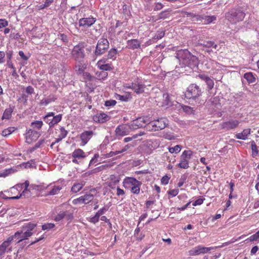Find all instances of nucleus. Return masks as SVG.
Masks as SVG:
<instances>
[{
  "label": "nucleus",
  "mask_w": 259,
  "mask_h": 259,
  "mask_svg": "<svg viewBox=\"0 0 259 259\" xmlns=\"http://www.w3.org/2000/svg\"><path fill=\"white\" fill-rule=\"evenodd\" d=\"M182 148V146L181 145H177L174 147H169L168 148V151L170 153L177 154L181 151Z\"/></svg>",
  "instance_id": "nucleus-41"
},
{
  "label": "nucleus",
  "mask_w": 259,
  "mask_h": 259,
  "mask_svg": "<svg viewBox=\"0 0 259 259\" xmlns=\"http://www.w3.org/2000/svg\"><path fill=\"white\" fill-rule=\"evenodd\" d=\"M116 101L114 100H107L105 103V106L107 107H111L115 105Z\"/></svg>",
  "instance_id": "nucleus-58"
},
{
  "label": "nucleus",
  "mask_w": 259,
  "mask_h": 259,
  "mask_svg": "<svg viewBox=\"0 0 259 259\" xmlns=\"http://www.w3.org/2000/svg\"><path fill=\"white\" fill-rule=\"evenodd\" d=\"M97 78L99 80H104L108 76V73L105 71L97 72L96 73Z\"/></svg>",
  "instance_id": "nucleus-43"
},
{
  "label": "nucleus",
  "mask_w": 259,
  "mask_h": 259,
  "mask_svg": "<svg viewBox=\"0 0 259 259\" xmlns=\"http://www.w3.org/2000/svg\"><path fill=\"white\" fill-rule=\"evenodd\" d=\"M169 179L170 178L168 177L167 176H163L161 179V184L164 185H167L169 182Z\"/></svg>",
  "instance_id": "nucleus-60"
},
{
  "label": "nucleus",
  "mask_w": 259,
  "mask_h": 259,
  "mask_svg": "<svg viewBox=\"0 0 259 259\" xmlns=\"http://www.w3.org/2000/svg\"><path fill=\"white\" fill-rule=\"evenodd\" d=\"M97 67L103 71H110L112 70V67L109 64H101L100 63H97Z\"/></svg>",
  "instance_id": "nucleus-33"
},
{
  "label": "nucleus",
  "mask_w": 259,
  "mask_h": 259,
  "mask_svg": "<svg viewBox=\"0 0 259 259\" xmlns=\"http://www.w3.org/2000/svg\"><path fill=\"white\" fill-rule=\"evenodd\" d=\"M84 79L91 81L93 80V77L90 74V73L84 71L83 73L81 74Z\"/></svg>",
  "instance_id": "nucleus-54"
},
{
  "label": "nucleus",
  "mask_w": 259,
  "mask_h": 259,
  "mask_svg": "<svg viewBox=\"0 0 259 259\" xmlns=\"http://www.w3.org/2000/svg\"><path fill=\"white\" fill-rule=\"evenodd\" d=\"M94 135L92 131H85L80 135V139L83 145H85Z\"/></svg>",
  "instance_id": "nucleus-21"
},
{
  "label": "nucleus",
  "mask_w": 259,
  "mask_h": 259,
  "mask_svg": "<svg viewBox=\"0 0 259 259\" xmlns=\"http://www.w3.org/2000/svg\"><path fill=\"white\" fill-rule=\"evenodd\" d=\"M57 98L53 95H49L47 98L43 99L40 102V105H47L50 103L55 101Z\"/></svg>",
  "instance_id": "nucleus-27"
},
{
  "label": "nucleus",
  "mask_w": 259,
  "mask_h": 259,
  "mask_svg": "<svg viewBox=\"0 0 259 259\" xmlns=\"http://www.w3.org/2000/svg\"><path fill=\"white\" fill-rule=\"evenodd\" d=\"M29 185V183L27 181H25L24 183H23L22 184L17 185L16 186V187L18 189L24 188V189L23 191L22 192V193L20 194V196L12 197L11 198L13 199H19L21 196H22L23 195L24 196L29 197L30 196L29 189H28Z\"/></svg>",
  "instance_id": "nucleus-17"
},
{
  "label": "nucleus",
  "mask_w": 259,
  "mask_h": 259,
  "mask_svg": "<svg viewBox=\"0 0 259 259\" xmlns=\"http://www.w3.org/2000/svg\"><path fill=\"white\" fill-rule=\"evenodd\" d=\"M160 143L159 140H149L146 142V146L150 151H152L157 148L160 146Z\"/></svg>",
  "instance_id": "nucleus-23"
},
{
  "label": "nucleus",
  "mask_w": 259,
  "mask_h": 259,
  "mask_svg": "<svg viewBox=\"0 0 259 259\" xmlns=\"http://www.w3.org/2000/svg\"><path fill=\"white\" fill-rule=\"evenodd\" d=\"M202 22L205 24H210L216 20L217 18L215 16H203L201 17Z\"/></svg>",
  "instance_id": "nucleus-30"
},
{
  "label": "nucleus",
  "mask_w": 259,
  "mask_h": 259,
  "mask_svg": "<svg viewBox=\"0 0 259 259\" xmlns=\"http://www.w3.org/2000/svg\"><path fill=\"white\" fill-rule=\"evenodd\" d=\"M43 124V122L42 121L36 120L31 123L30 126L32 127V130L35 131V130H40L42 127Z\"/></svg>",
  "instance_id": "nucleus-32"
},
{
  "label": "nucleus",
  "mask_w": 259,
  "mask_h": 259,
  "mask_svg": "<svg viewBox=\"0 0 259 259\" xmlns=\"http://www.w3.org/2000/svg\"><path fill=\"white\" fill-rule=\"evenodd\" d=\"M202 92L201 89L196 84H190L187 88L186 92V97L189 99H195L199 97Z\"/></svg>",
  "instance_id": "nucleus-8"
},
{
  "label": "nucleus",
  "mask_w": 259,
  "mask_h": 259,
  "mask_svg": "<svg viewBox=\"0 0 259 259\" xmlns=\"http://www.w3.org/2000/svg\"><path fill=\"white\" fill-rule=\"evenodd\" d=\"M149 117H140L133 120L130 125L132 129H137L144 126L145 124L147 125L149 123Z\"/></svg>",
  "instance_id": "nucleus-11"
},
{
  "label": "nucleus",
  "mask_w": 259,
  "mask_h": 259,
  "mask_svg": "<svg viewBox=\"0 0 259 259\" xmlns=\"http://www.w3.org/2000/svg\"><path fill=\"white\" fill-rule=\"evenodd\" d=\"M36 226L35 224L31 222L25 224L21 228L23 234V238L27 239L30 237L33 234L32 231L34 229Z\"/></svg>",
  "instance_id": "nucleus-12"
},
{
  "label": "nucleus",
  "mask_w": 259,
  "mask_h": 259,
  "mask_svg": "<svg viewBox=\"0 0 259 259\" xmlns=\"http://www.w3.org/2000/svg\"><path fill=\"white\" fill-rule=\"evenodd\" d=\"M8 25V22L6 19H0V28L5 27Z\"/></svg>",
  "instance_id": "nucleus-62"
},
{
  "label": "nucleus",
  "mask_w": 259,
  "mask_h": 259,
  "mask_svg": "<svg viewBox=\"0 0 259 259\" xmlns=\"http://www.w3.org/2000/svg\"><path fill=\"white\" fill-rule=\"evenodd\" d=\"M182 108L184 112L188 113H190L193 111V108L188 106L184 105L182 107Z\"/></svg>",
  "instance_id": "nucleus-63"
},
{
  "label": "nucleus",
  "mask_w": 259,
  "mask_h": 259,
  "mask_svg": "<svg viewBox=\"0 0 259 259\" xmlns=\"http://www.w3.org/2000/svg\"><path fill=\"white\" fill-rule=\"evenodd\" d=\"M15 233H18L19 234V235L17 237H16V241L17 242V243H19L21 241L24 240H26V239H23V232L22 230L20 231H17Z\"/></svg>",
  "instance_id": "nucleus-50"
},
{
  "label": "nucleus",
  "mask_w": 259,
  "mask_h": 259,
  "mask_svg": "<svg viewBox=\"0 0 259 259\" xmlns=\"http://www.w3.org/2000/svg\"><path fill=\"white\" fill-rule=\"evenodd\" d=\"M123 187L129 190L132 193L138 195L140 194L142 182L133 177H125L123 180Z\"/></svg>",
  "instance_id": "nucleus-2"
},
{
  "label": "nucleus",
  "mask_w": 259,
  "mask_h": 259,
  "mask_svg": "<svg viewBox=\"0 0 259 259\" xmlns=\"http://www.w3.org/2000/svg\"><path fill=\"white\" fill-rule=\"evenodd\" d=\"M130 145L127 144V145H125L121 150L110 152V153H109L108 157H111L113 156H115L117 154H120L122 152H124L126 151V150H127L130 148Z\"/></svg>",
  "instance_id": "nucleus-37"
},
{
  "label": "nucleus",
  "mask_w": 259,
  "mask_h": 259,
  "mask_svg": "<svg viewBox=\"0 0 259 259\" xmlns=\"http://www.w3.org/2000/svg\"><path fill=\"white\" fill-rule=\"evenodd\" d=\"M198 45L200 46H202L203 48H208V49H206L205 51L208 52L210 53L212 52L211 50H209V49L210 48H212L215 50H218V46L216 44H214V42L212 41H203V42H199L198 43Z\"/></svg>",
  "instance_id": "nucleus-20"
},
{
  "label": "nucleus",
  "mask_w": 259,
  "mask_h": 259,
  "mask_svg": "<svg viewBox=\"0 0 259 259\" xmlns=\"http://www.w3.org/2000/svg\"><path fill=\"white\" fill-rule=\"evenodd\" d=\"M55 227V225L53 223H47L42 226V229L43 230H48L53 229Z\"/></svg>",
  "instance_id": "nucleus-53"
},
{
  "label": "nucleus",
  "mask_w": 259,
  "mask_h": 259,
  "mask_svg": "<svg viewBox=\"0 0 259 259\" xmlns=\"http://www.w3.org/2000/svg\"><path fill=\"white\" fill-rule=\"evenodd\" d=\"M72 157L75 158H83L85 157V153L82 150L77 149L75 150L72 153Z\"/></svg>",
  "instance_id": "nucleus-29"
},
{
  "label": "nucleus",
  "mask_w": 259,
  "mask_h": 259,
  "mask_svg": "<svg viewBox=\"0 0 259 259\" xmlns=\"http://www.w3.org/2000/svg\"><path fill=\"white\" fill-rule=\"evenodd\" d=\"M85 182L84 181H81L80 183H74L72 188H71V192L74 193H76L78 192L80 190H81L82 187L84 186Z\"/></svg>",
  "instance_id": "nucleus-26"
},
{
  "label": "nucleus",
  "mask_w": 259,
  "mask_h": 259,
  "mask_svg": "<svg viewBox=\"0 0 259 259\" xmlns=\"http://www.w3.org/2000/svg\"><path fill=\"white\" fill-rule=\"evenodd\" d=\"M15 172V170L13 168L5 169L3 172H0V177H6L9 175Z\"/></svg>",
  "instance_id": "nucleus-45"
},
{
  "label": "nucleus",
  "mask_w": 259,
  "mask_h": 259,
  "mask_svg": "<svg viewBox=\"0 0 259 259\" xmlns=\"http://www.w3.org/2000/svg\"><path fill=\"white\" fill-rule=\"evenodd\" d=\"M13 111V109L11 107L7 108L4 111V112L3 113V116H2V119H9L11 117L12 113Z\"/></svg>",
  "instance_id": "nucleus-34"
},
{
  "label": "nucleus",
  "mask_w": 259,
  "mask_h": 259,
  "mask_svg": "<svg viewBox=\"0 0 259 259\" xmlns=\"http://www.w3.org/2000/svg\"><path fill=\"white\" fill-rule=\"evenodd\" d=\"M127 88L132 89L136 94H140L144 92L146 86L141 82L136 81L132 82V84Z\"/></svg>",
  "instance_id": "nucleus-15"
},
{
  "label": "nucleus",
  "mask_w": 259,
  "mask_h": 259,
  "mask_svg": "<svg viewBox=\"0 0 259 259\" xmlns=\"http://www.w3.org/2000/svg\"><path fill=\"white\" fill-rule=\"evenodd\" d=\"M41 135V133L35 131L32 129H29L26 133V142L30 144L33 141H36Z\"/></svg>",
  "instance_id": "nucleus-13"
},
{
  "label": "nucleus",
  "mask_w": 259,
  "mask_h": 259,
  "mask_svg": "<svg viewBox=\"0 0 259 259\" xmlns=\"http://www.w3.org/2000/svg\"><path fill=\"white\" fill-rule=\"evenodd\" d=\"M205 83L207 84L208 90H210L213 88L214 81L213 79L210 78L209 77L207 79H206Z\"/></svg>",
  "instance_id": "nucleus-47"
},
{
  "label": "nucleus",
  "mask_w": 259,
  "mask_h": 259,
  "mask_svg": "<svg viewBox=\"0 0 259 259\" xmlns=\"http://www.w3.org/2000/svg\"><path fill=\"white\" fill-rule=\"evenodd\" d=\"M32 161H27V162H23L20 164L21 168H27L32 166Z\"/></svg>",
  "instance_id": "nucleus-56"
},
{
  "label": "nucleus",
  "mask_w": 259,
  "mask_h": 259,
  "mask_svg": "<svg viewBox=\"0 0 259 259\" xmlns=\"http://www.w3.org/2000/svg\"><path fill=\"white\" fill-rule=\"evenodd\" d=\"M62 207L65 209L60 210L54 218V220L59 222L66 219L68 221H71L73 218V212L71 210V206L68 204H63Z\"/></svg>",
  "instance_id": "nucleus-5"
},
{
  "label": "nucleus",
  "mask_w": 259,
  "mask_h": 259,
  "mask_svg": "<svg viewBox=\"0 0 259 259\" xmlns=\"http://www.w3.org/2000/svg\"><path fill=\"white\" fill-rule=\"evenodd\" d=\"M163 101L162 102L163 106L169 107L172 105L171 101L170 99L169 95L167 93H164L163 95Z\"/></svg>",
  "instance_id": "nucleus-31"
},
{
  "label": "nucleus",
  "mask_w": 259,
  "mask_h": 259,
  "mask_svg": "<svg viewBox=\"0 0 259 259\" xmlns=\"http://www.w3.org/2000/svg\"><path fill=\"white\" fill-rule=\"evenodd\" d=\"M132 129L131 125H120L115 130L116 134L117 136H124L128 135L131 132Z\"/></svg>",
  "instance_id": "nucleus-16"
},
{
  "label": "nucleus",
  "mask_w": 259,
  "mask_h": 259,
  "mask_svg": "<svg viewBox=\"0 0 259 259\" xmlns=\"http://www.w3.org/2000/svg\"><path fill=\"white\" fill-rule=\"evenodd\" d=\"M15 130L16 128L14 127H9L6 129L2 131V135L4 137H7L13 133Z\"/></svg>",
  "instance_id": "nucleus-42"
},
{
  "label": "nucleus",
  "mask_w": 259,
  "mask_h": 259,
  "mask_svg": "<svg viewBox=\"0 0 259 259\" xmlns=\"http://www.w3.org/2000/svg\"><path fill=\"white\" fill-rule=\"evenodd\" d=\"M50 187V191L48 192L47 195H55L56 194H58L59 191L62 189V186L61 185L56 186L54 185L51 186V185H48L46 187V189H48Z\"/></svg>",
  "instance_id": "nucleus-24"
},
{
  "label": "nucleus",
  "mask_w": 259,
  "mask_h": 259,
  "mask_svg": "<svg viewBox=\"0 0 259 259\" xmlns=\"http://www.w3.org/2000/svg\"><path fill=\"white\" fill-rule=\"evenodd\" d=\"M170 17V13L168 10L161 12L158 15V19H165Z\"/></svg>",
  "instance_id": "nucleus-44"
},
{
  "label": "nucleus",
  "mask_w": 259,
  "mask_h": 259,
  "mask_svg": "<svg viewBox=\"0 0 259 259\" xmlns=\"http://www.w3.org/2000/svg\"><path fill=\"white\" fill-rule=\"evenodd\" d=\"M86 66L84 64H82L80 62L74 66V69L77 75H81L83 73Z\"/></svg>",
  "instance_id": "nucleus-28"
},
{
  "label": "nucleus",
  "mask_w": 259,
  "mask_h": 259,
  "mask_svg": "<svg viewBox=\"0 0 259 259\" xmlns=\"http://www.w3.org/2000/svg\"><path fill=\"white\" fill-rule=\"evenodd\" d=\"M185 15L187 17H189L192 18V20L193 21L198 20L200 18V16L196 15H195L193 13H189V12H186L185 13Z\"/></svg>",
  "instance_id": "nucleus-49"
},
{
  "label": "nucleus",
  "mask_w": 259,
  "mask_h": 259,
  "mask_svg": "<svg viewBox=\"0 0 259 259\" xmlns=\"http://www.w3.org/2000/svg\"><path fill=\"white\" fill-rule=\"evenodd\" d=\"M189 255L191 256L199 255L196 246L189 251Z\"/></svg>",
  "instance_id": "nucleus-59"
},
{
  "label": "nucleus",
  "mask_w": 259,
  "mask_h": 259,
  "mask_svg": "<svg viewBox=\"0 0 259 259\" xmlns=\"http://www.w3.org/2000/svg\"><path fill=\"white\" fill-rule=\"evenodd\" d=\"M73 58L78 62H81L84 57V51L83 46L78 44L74 47L72 52Z\"/></svg>",
  "instance_id": "nucleus-10"
},
{
  "label": "nucleus",
  "mask_w": 259,
  "mask_h": 259,
  "mask_svg": "<svg viewBox=\"0 0 259 259\" xmlns=\"http://www.w3.org/2000/svg\"><path fill=\"white\" fill-rule=\"evenodd\" d=\"M110 117L104 113L97 114L93 117V120L96 122L104 123L109 120Z\"/></svg>",
  "instance_id": "nucleus-19"
},
{
  "label": "nucleus",
  "mask_w": 259,
  "mask_h": 259,
  "mask_svg": "<svg viewBox=\"0 0 259 259\" xmlns=\"http://www.w3.org/2000/svg\"><path fill=\"white\" fill-rule=\"evenodd\" d=\"M7 243H3L0 245V255L4 254L6 251V248L8 247L7 246Z\"/></svg>",
  "instance_id": "nucleus-57"
},
{
  "label": "nucleus",
  "mask_w": 259,
  "mask_h": 259,
  "mask_svg": "<svg viewBox=\"0 0 259 259\" xmlns=\"http://www.w3.org/2000/svg\"><path fill=\"white\" fill-rule=\"evenodd\" d=\"M19 235L18 233H15L14 235H12L10 237H9L7 240L5 241H4L3 243H7V246H9L10 244V243L12 242V241L15 240L16 241V237H17Z\"/></svg>",
  "instance_id": "nucleus-46"
},
{
  "label": "nucleus",
  "mask_w": 259,
  "mask_h": 259,
  "mask_svg": "<svg viewBox=\"0 0 259 259\" xmlns=\"http://www.w3.org/2000/svg\"><path fill=\"white\" fill-rule=\"evenodd\" d=\"M109 48V43L107 39L101 38L97 42L96 49L94 52L95 55L99 56L107 52Z\"/></svg>",
  "instance_id": "nucleus-7"
},
{
  "label": "nucleus",
  "mask_w": 259,
  "mask_h": 259,
  "mask_svg": "<svg viewBox=\"0 0 259 259\" xmlns=\"http://www.w3.org/2000/svg\"><path fill=\"white\" fill-rule=\"evenodd\" d=\"M84 204H87L91 202L94 199V195L91 194H87L81 196Z\"/></svg>",
  "instance_id": "nucleus-38"
},
{
  "label": "nucleus",
  "mask_w": 259,
  "mask_h": 259,
  "mask_svg": "<svg viewBox=\"0 0 259 259\" xmlns=\"http://www.w3.org/2000/svg\"><path fill=\"white\" fill-rule=\"evenodd\" d=\"M164 32L163 31H158L156 32L154 36L153 37V39H159L162 38L164 35Z\"/></svg>",
  "instance_id": "nucleus-51"
},
{
  "label": "nucleus",
  "mask_w": 259,
  "mask_h": 259,
  "mask_svg": "<svg viewBox=\"0 0 259 259\" xmlns=\"http://www.w3.org/2000/svg\"><path fill=\"white\" fill-rule=\"evenodd\" d=\"M192 155V152L191 150H185L180 156V161L178 164L179 167L187 169L189 168V160Z\"/></svg>",
  "instance_id": "nucleus-9"
},
{
  "label": "nucleus",
  "mask_w": 259,
  "mask_h": 259,
  "mask_svg": "<svg viewBox=\"0 0 259 259\" xmlns=\"http://www.w3.org/2000/svg\"><path fill=\"white\" fill-rule=\"evenodd\" d=\"M199 254L206 253L212 249L211 247H206L201 245L196 246Z\"/></svg>",
  "instance_id": "nucleus-39"
},
{
  "label": "nucleus",
  "mask_w": 259,
  "mask_h": 259,
  "mask_svg": "<svg viewBox=\"0 0 259 259\" xmlns=\"http://www.w3.org/2000/svg\"><path fill=\"white\" fill-rule=\"evenodd\" d=\"M115 98L117 100H120L122 101H124V102L128 101V99H129V98L127 96H123V95H118V94H116Z\"/></svg>",
  "instance_id": "nucleus-52"
},
{
  "label": "nucleus",
  "mask_w": 259,
  "mask_h": 259,
  "mask_svg": "<svg viewBox=\"0 0 259 259\" xmlns=\"http://www.w3.org/2000/svg\"><path fill=\"white\" fill-rule=\"evenodd\" d=\"M96 21V19L94 17H88L81 18L79 20V26L80 27L87 28L91 26Z\"/></svg>",
  "instance_id": "nucleus-18"
},
{
  "label": "nucleus",
  "mask_w": 259,
  "mask_h": 259,
  "mask_svg": "<svg viewBox=\"0 0 259 259\" xmlns=\"http://www.w3.org/2000/svg\"><path fill=\"white\" fill-rule=\"evenodd\" d=\"M244 77L249 83H253L255 81V78L251 72H247L244 74Z\"/></svg>",
  "instance_id": "nucleus-36"
},
{
  "label": "nucleus",
  "mask_w": 259,
  "mask_h": 259,
  "mask_svg": "<svg viewBox=\"0 0 259 259\" xmlns=\"http://www.w3.org/2000/svg\"><path fill=\"white\" fill-rule=\"evenodd\" d=\"M117 54V50L115 48L111 49L108 53L107 59L115 60Z\"/></svg>",
  "instance_id": "nucleus-40"
},
{
  "label": "nucleus",
  "mask_w": 259,
  "mask_h": 259,
  "mask_svg": "<svg viewBox=\"0 0 259 259\" xmlns=\"http://www.w3.org/2000/svg\"><path fill=\"white\" fill-rule=\"evenodd\" d=\"M45 142L44 139H40L34 145V147L32 148L33 150H34L40 147V146Z\"/></svg>",
  "instance_id": "nucleus-61"
},
{
  "label": "nucleus",
  "mask_w": 259,
  "mask_h": 259,
  "mask_svg": "<svg viewBox=\"0 0 259 259\" xmlns=\"http://www.w3.org/2000/svg\"><path fill=\"white\" fill-rule=\"evenodd\" d=\"M245 16V13L240 8H232L225 14L226 18L232 24L243 21Z\"/></svg>",
  "instance_id": "nucleus-3"
},
{
  "label": "nucleus",
  "mask_w": 259,
  "mask_h": 259,
  "mask_svg": "<svg viewBox=\"0 0 259 259\" xmlns=\"http://www.w3.org/2000/svg\"><path fill=\"white\" fill-rule=\"evenodd\" d=\"M60 133L58 135V137L61 138L62 139L65 138L68 134V132L66 130H65L63 127H61L60 128Z\"/></svg>",
  "instance_id": "nucleus-48"
},
{
  "label": "nucleus",
  "mask_w": 259,
  "mask_h": 259,
  "mask_svg": "<svg viewBox=\"0 0 259 259\" xmlns=\"http://www.w3.org/2000/svg\"><path fill=\"white\" fill-rule=\"evenodd\" d=\"M168 125V120L166 118L161 117L151 120L149 117V123L145 127L149 131H157L164 129Z\"/></svg>",
  "instance_id": "nucleus-4"
},
{
  "label": "nucleus",
  "mask_w": 259,
  "mask_h": 259,
  "mask_svg": "<svg viewBox=\"0 0 259 259\" xmlns=\"http://www.w3.org/2000/svg\"><path fill=\"white\" fill-rule=\"evenodd\" d=\"M176 57L182 67L188 66L193 69L198 65V58L192 55L187 49L177 51L176 53Z\"/></svg>",
  "instance_id": "nucleus-1"
},
{
  "label": "nucleus",
  "mask_w": 259,
  "mask_h": 259,
  "mask_svg": "<svg viewBox=\"0 0 259 259\" xmlns=\"http://www.w3.org/2000/svg\"><path fill=\"white\" fill-rule=\"evenodd\" d=\"M239 123L240 122L239 120L232 119L221 123L220 125L222 129L229 131L238 127Z\"/></svg>",
  "instance_id": "nucleus-14"
},
{
  "label": "nucleus",
  "mask_w": 259,
  "mask_h": 259,
  "mask_svg": "<svg viewBox=\"0 0 259 259\" xmlns=\"http://www.w3.org/2000/svg\"><path fill=\"white\" fill-rule=\"evenodd\" d=\"M168 194L171 195L172 197H175L179 193L178 189H172L170 190L168 192Z\"/></svg>",
  "instance_id": "nucleus-64"
},
{
  "label": "nucleus",
  "mask_w": 259,
  "mask_h": 259,
  "mask_svg": "<svg viewBox=\"0 0 259 259\" xmlns=\"http://www.w3.org/2000/svg\"><path fill=\"white\" fill-rule=\"evenodd\" d=\"M251 134V129L249 128H245L241 133L236 134L235 137L239 140H245L248 139Z\"/></svg>",
  "instance_id": "nucleus-22"
},
{
  "label": "nucleus",
  "mask_w": 259,
  "mask_h": 259,
  "mask_svg": "<svg viewBox=\"0 0 259 259\" xmlns=\"http://www.w3.org/2000/svg\"><path fill=\"white\" fill-rule=\"evenodd\" d=\"M62 118V114L56 115L54 112L48 113L44 117V121L49 124L50 128H52L55 124L59 123Z\"/></svg>",
  "instance_id": "nucleus-6"
},
{
  "label": "nucleus",
  "mask_w": 259,
  "mask_h": 259,
  "mask_svg": "<svg viewBox=\"0 0 259 259\" xmlns=\"http://www.w3.org/2000/svg\"><path fill=\"white\" fill-rule=\"evenodd\" d=\"M127 46L130 49H136L140 48L141 43L137 39H132L127 41Z\"/></svg>",
  "instance_id": "nucleus-25"
},
{
  "label": "nucleus",
  "mask_w": 259,
  "mask_h": 259,
  "mask_svg": "<svg viewBox=\"0 0 259 259\" xmlns=\"http://www.w3.org/2000/svg\"><path fill=\"white\" fill-rule=\"evenodd\" d=\"M82 199H83L82 197L81 196L79 197H78L77 198H76V199H74V200H73L72 203L74 205L84 204Z\"/></svg>",
  "instance_id": "nucleus-55"
},
{
  "label": "nucleus",
  "mask_w": 259,
  "mask_h": 259,
  "mask_svg": "<svg viewBox=\"0 0 259 259\" xmlns=\"http://www.w3.org/2000/svg\"><path fill=\"white\" fill-rule=\"evenodd\" d=\"M251 155L253 157H256L258 154L257 147L254 141L251 142Z\"/></svg>",
  "instance_id": "nucleus-35"
}]
</instances>
